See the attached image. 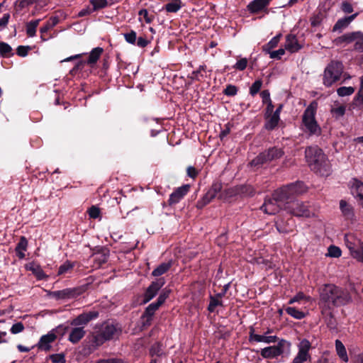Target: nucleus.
Returning a JSON list of instances; mask_svg holds the SVG:
<instances>
[{
    "mask_svg": "<svg viewBox=\"0 0 363 363\" xmlns=\"http://www.w3.org/2000/svg\"><path fill=\"white\" fill-rule=\"evenodd\" d=\"M28 241L25 237H21L16 247V252L19 259L25 257V252L27 250Z\"/></svg>",
    "mask_w": 363,
    "mask_h": 363,
    "instance_id": "nucleus-30",
    "label": "nucleus"
},
{
    "mask_svg": "<svg viewBox=\"0 0 363 363\" xmlns=\"http://www.w3.org/2000/svg\"><path fill=\"white\" fill-rule=\"evenodd\" d=\"M281 36V34H278L272 38L269 42L264 46V50L267 52H269L272 49L277 47L280 40Z\"/></svg>",
    "mask_w": 363,
    "mask_h": 363,
    "instance_id": "nucleus-41",
    "label": "nucleus"
},
{
    "mask_svg": "<svg viewBox=\"0 0 363 363\" xmlns=\"http://www.w3.org/2000/svg\"><path fill=\"white\" fill-rule=\"evenodd\" d=\"M23 330V324L21 322H18L11 326L10 331L12 334H18L19 333H21Z\"/></svg>",
    "mask_w": 363,
    "mask_h": 363,
    "instance_id": "nucleus-53",
    "label": "nucleus"
},
{
    "mask_svg": "<svg viewBox=\"0 0 363 363\" xmlns=\"http://www.w3.org/2000/svg\"><path fill=\"white\" fill-rule=\"evenodd\" d=\"M354 92L352 86H341L337 89V93L340 96H347L352 95Z\"/></svg>",
    "mask_w": 363,
    "mask_h": 363,
    "instance_id": "nucleus-45",
    "label": "nucleus"
},
{
    "mask_svg": "<svg viewBox=\"0 0 363 363\" xmlns=\"http://www.w3.org/2000/svg\"><path fill=\"white\" fill-rule=\"evenodd\" d=\"M102 52L103 49L101 48L97 47L94 48L89 54V59L87 60L86 63L89 65L95 64L99 59Z\"/></svg>",
    "mask_w": 363,
    "mask_h": 363,
    "instance_id": "nucleus-33",
    "label": "nucleus"
},
{
    "mask_svg": "<svg viewBox=\"0 0 363 363\" xmlns=\"http://www.w3.org/2000/svg\"><path fill=\"white\" fill-rule=\"evenodd\" d=\"M307 191V187L302 182L291 183L274 191L272 198L267 199L261 206L265 213L274 215L284 209L286 201L293 196H298Z\"/></svg>",
    "mask_w": 363,
    "mask_h": 363,
    "instance_id": "nucleus-1",
    "label": "nucleus"
},
{
    "mask_svg": "<svg viewBox=\"0 0 363 363\" xmlns=\"http://www.w3.org/2000/svg\"><path fill=\"white\" fill-rule=\"evenodd\" d=\"M109 257V250L107 248H101L93 255V259L95 262L101 265L108 260Z\"/></svg>",
    "mask_w": 363,
    "mask_h": 363,
    "instance_id": "nucleus-26",
    "label": "nucleus"
},
{
    "mask_svg": "<svg viewBox=\"0 0 363 363\" xmlns=\"http://www.w3.org/2000/svg\"><path fill=\"white\" fill-rule=\"evenodd\" d=\"M345 243L351 256L359 262H363V240L353 234L345 236Z\"/></svg>",
    "mask_w": 363,
    "mask_h": 363,
    "instance_id": "nucleus-7",
    "label": "nucleus"
},
{
    "mask_svg": "<svg viewBox=\"0 0 363 363\" xmlns=\"http://www.w3.org/2000/svg\"><path fill=\"white\" fill-rule=\"evenodd\" d=\"M357 16V13L352 14L350 16H347L339 19L333 27V31L342 30L345 28Z\"/></svg>",
    "mask_w": 363,
    "mask_h": 363,
    "instance_id": "nucleus-27",
    "label": "nucleus"
},
{
    "mask_svg": "<svg viewBox=\"0 0 363 363\" xmlns=\"http://www.w3.org/2000/svg\"><path fill=\"white\" fill-rule=\"evenodd\" d=\"M262 85V81L261 79L256 80L250 88V94L252 96L257 94Z\"/></svg>",
    "mask_w": 363,
    "mask_h": 363,
    "instance_id": "nucleus-49",
    "label": "nucleus"
},
{
    "mask_svg": "<svg viewBox=\"0 0 363 363\" xmlns=\"http://www.w3.org/2000/svg\"><path fill=\"white\" fill-rule=\"evenodd\" d=\"M220 298H218L216 295L215 296H210V303L208 306V310L210 312H213L218 306H222V302L220 301Z\"/></svg>",
    "mask_w": 363,
    "mask_h": 363,
    "instance_id": "nucleus-43",
    "label": "nucleus"
},
{
    "mask_svg": "<svg viewBox=\"0 0 363 363\" xmlns=\"http://www.w3.org/2000/svg\"><path fill=\"white\" fill-rule=\"evenodd\" d=\"M293 196L290 199L287 200L284 204V210L295 216L309 217L310 211L308 206L299 200H294Z\"/></svg>",
    "mask_w": 363,
    "mask_h": 363,
    "instance_id": "nucleus-8",
    "label": "nucleus"
},
{
    "mask_svg": "<svg viewBox=\"0 0 363 363\" xmlns=\"http://www.w3.org/2000/svg\"><path fill=\"white\" fill-rule=\"evenodd\" d=\"M27 269L31 271L39 280H42L45 277V274L38 264L30 263L27 266Z\"/></svg>",
    "mask_w": 363,
    "mask_h": 363,
    "instance_id": "nucleus-34",
    "label": "nucleus"
},
{
    "mask_svg": "<svg viewBox=\"0 0 363 363\" xmlns=\"http://www.w3.org/2000/svg\"><path fill=\"white\" fill-rule=\"evenodd\" d=\"M268 53L272 59H280L281 57L285 54V49L279 48L275 51H269Z\"/></svg>",
    "mask_w": 363,
    "mask_h": 363,
    "instance_id": "nucleus-54",
    "label": "nucleus"
},
{
    "mask_svg": "<svg viewBox=\"0 0 363 363\" xmlns=\"http://www.w3.org/2000/svg\"><path fill=\"white\" fill-rule=\"evenodd\" d=\"M238 93V88L232 84H229L223 91V94L228 96H234Z\"/></svg>",
    "mask_w": 363,
    "mask_h": 363,
    "instance_id": "nucleus-51",
    "label": "nucleus"
},
{
    "mask_svg": "<svg viewBox=\"0 0 363 363\" xmlns=\"http://www.w3.org/2000/svg\"><path fill=\"white\" fill-rule=\"evenodd\" d=\"M260 96L264 104L272 101L270 99V94L268 90H264L261 92Z\"/></svg>",
    "mask_w": 363,
    "mask_h": 363,
    "instance_id": "nucleus-61",
    "label": "nucleus"
},
{
    "mask_svg": "<svg viewBox=\"0 0 363 363\" xmlns=\"http://www.w3.org/2000/svg\"><path fill=\"white\" fill-rule=\"evenodd\" d=\"M139 21L145 22L146 23H150L154 20V15L149 14L147 9H143L139 11Z\"/></svg>",
    "mask_w": 363,
    "mask_h": 363,
    "instance_id": "nucleus-37",
    "label": "nucleus"
},
{
    "mask_svg": "<svg viewBox=\"0 0 363 363\" xmlns=\"http://www.w3.org/2000/svg\"><path fill=\"white\" fill-rule=\"evenodd\" d=\"M123 35L127 43L132 45H135L136 43L137 35L134 30H131L129 33H124Z\"/></svg>",
    "mask_w": 363,
    "mask_h": 363,
    "instance_id": "nucleus-50",
    "label": "nucleus"
},
{
    "mask_svg": "<svg viewBox=\"0 0 363 363\" xmlns=\"http://www.w3.org/2000/svg\"><path fill=\"white\" fill-rule=\"evenodd\" d=\"M221 188L222 186L220 183H214L202 199L203 205L208 203L213 199H214L217 194L220 192Z\"/></svg>",
    "mask_w": 363,
    "mask_h": 363,
    "instance_id": "nucleus-23",
    "label": "nucleus"
},
{
    "mask_svg": "<svg viewBox=\"0 0 363 363\" xmlns=\"http://www.w3.org/2000/svg\"><path fill=\"white\" fill-rule=\"evenodd\" d=\"M48 1V0H17L16 1V5L21 9L33 4H35L42 7L47 5Z\"/></svg>",
    "mask_w": 363,
    "mask_h": 363,
    "instance_id": "nucleus-28",
    "label": "nucleus"
},
{
    "mask_svg": "<svg viewBox=\"0 0 363 363\" xmlns=\"http://www.w3.org/2000/svg\"><path fill=\"white\" fill-rule=\"evenodd\" d=\"M50 359L53 363H65V359L62 354H55L50 356Z\"/></svg>",
    "mask_w": 363,
    "mask_h": 363,
    "instance_id": "nucleus-56",
    "label": "nucleus"
},
{
    "mask_svg": "<svg viewBox=\"0 0 363 363\" xmlns=\"http://www.w3.org/2000/svg\"><path fill=\"white\" fill-rule=\"evenodd\" d=\"M327 256L330 257H339L341 256V250L338 247L330 245L328 249Z\"/></svg>",
    "mask_w": 363,
    "mask_h": 363,
    "instance_id": "nucleus-48",
    "label": "nucleus"
},
{
    "mask_svg": "<svg viewBox=\"0 0 363 363\" xmlns=\"http://www.w3.org/2000/svg\"><path fill=\"white\" fill-rule=\"evenodd\" d=\"M284 152L281 148L272 147L260 153L250 162V165L255 167H259L262 164L277 160L283 155Z\"/></svg>",
    "mask_w": 363,
    "mask_h": 363,
    "instance_id": "nucleus-9",
    "label": "nucleus"
},
{
    "mask_svg": "<svg viewBox=\"0 0 363 363\" xmlns=\"http://www.w3.org/2000/svg\"><path fill=\"white\" fill-rule=\"evenodd\" d=\"M85 330L83 327L74 326L69 333L68 340L73 344L79 342L85 335Z\"/></svg>",
    "mask_w": 363,
    "mask_h": 363,
    "instance_id": "nucleus-21",
    "label": "nucleus"
},
{
    "mask_svg": "<svg viewBox=\"0 0 363 363\" xmlns=\"http://www.w3.org/2000/svg\"><path fill=\"white\" fill-rule=\"evenodd\" d=\"M30 50V48L29 46L20 45L17 48V54L21 57H26Z\"/></svg>",
    "mask_w": 363,
    "mask_h": 363,
    "instance_id": "nucleus-57",
    "label": "nucleus"
},
{
    "mask_svg": "<svg viewBox=\"0 0 363 363\" xmlns=\"http://www.w3.org/2000/svg\"><path fill=\"white\" fill-rule=\"evenodd\" d=\"M335 350H336L337 354L338 355V357H340V359L342 361H343L345 362H348L349 358L347 356L346 348H345V345H343V343L339 340H335Z\"/></svg>",
    "mask_w": 363,
    "mask_h": 363,
    "instance_id": "nucleus-29",
    "label": "nucleus"
},
{
    "mask_svg": "<svg viewBox=\"0 0 363 363\" xmlns=\"http://www.w3.org/2000/svg\"><path fill=\"white\" fill-rule=\"evenodd\" d=\"M56 339V335L52 332L48 333L47 335H43L38 342L39 348L42 350H49L50 344Z\"/></svg>",
    "mask_w": 363,
    "mask_h": 363,
    "instance_id": "nucleus-25",
    "label": "nucleus"
},
{
    "mask_svg": "<svg viewBox=\"0 0 363 363\" xmlns=\"http://www.w3.org/2000/svg\"><path fill=\"white\" fill-rule=\"evenodd\" d=\"M351 192L355 198L363 202V182L353 179L351 182Z\"/></svg>",
    "mask_w": 363,
    "mask_h": 363,
    "instance_id": "nucleus-22",
    "label": "nucleus"
},
{
    "mask_svg": "<svg viewBox=\"0 0 363 363\" xmlns=\"http://www.w3.org/2000/svg\"><path fill=\"white\" fill-rule=\"evenodd\" d=\"M74 267V264L67 261L64 264L60 266L57 274L62 275L69 272Z\"/></svg>",
    "mask_w": 363,
    "mask_h": 363,
    "instance_id": "nucleus-46",
    "label": "nucleus"
},
{
    "mask_svg": "<svg viewBox=\"0 0 363 363\" xmlns=\"http://www.w3.org/2000/svg\"><path fill=\"white\" fill-rule=\"evenodd\" d=\"M280 120V116H277L272 114L269 118L265 123V128L269 130H272L277 126L278 123Z\"/></svg>",
    "mask_w": 363,
    "mask_h": 363,
    "instance_id": "nucleus-40",
    "label": "nucleus"
},
{
    "mask_svg": "<svg viewBox=\"0 0 363 363\" xmlns=\"http://www.w3.org/2000/svg\"><path fill=\"white\" fill-rule=\"evenodd\" d=\"M345 111L346 108L343 105H340L336 107H333L331 109L332 113L337 118L343 116L345 113Z\"/></svg>",
    "mask_w": 363,
    "mask_h": 363,
    "instance_id": "nucleus-47",
    "label": "nucleus"
},
{
    "mask_svg": "<svg viewBox=\"0 0 363 363\" xmlns=\"http://www.w3.org/2000/svg\"><path fill=\"white\" fill-rule=\"evenodd\" d=\"M291 344L290 342L281 339L277 344L273 346L266 347L261 350L260 355L264 359H274L281 355L290 354Z\"/></svg>",
    "mask_w": 363,
    "mask_h": 363,
    "instance_id": "nucleus-5",
    "label": "nucleus"
},
{
    "mask_svg": "<svg viewBox=\"0 0 363 363\" xmlns=\"http://www.w3.org/2000/svg\"><path fill=\"white\" fill-rule=\"evenodd\" d=\"M40 19L30 21L26 23V34L28 37H34L36 34V29L39 25Z\"/></svg>",
    "mask_w": 363,
    "mask_h": 363,
    "instance_id": "nucleus-35",
    "label": "nucleus"
},
{
    "mask_svg": "<svg viewBox=\"0 0 363 363\" xmlns=\"http://www.w3.org/2000/svg\"><path fill=\"white\" fill-rule=\"evenodd\" d=\"M340 208L342 214L347 218L351 219L353 218V209L352 207L348 204L345 201L341 200L340 201Z\"/></svg>",
    "mask_w": 363,
    "mask_h": 363,
    "instance_id": "nucleus-31",
    "label": "nucleus"
},
{
    "mask_svg": "<svg viewBox=\"0 0 363 363\" xmlns=\"http://www.w3.org/2000/svg\"><path fill=\"white\" fill-rule=\"evenodd\" d=\"M316 109V103L312 102L306 108L302 116V129L309 135L318 136L321 134V128L315 118Z\"/></svg>",
    "mask_w": 363,
    "mask_h": 363,
    "instance_id": "nucleus-4",
    "label": "nucleus"
},
{
    "mask_svg": "<svg viewBox=\"0 0 363 363\" xmlns=\"http://www.w3.org/2000/svg\"><path fill=\"white\" fill-rule=\"evenodd\" d=\"M150 352L152 357H161L164 354L162 345L160 343H155L152 345Z\"/></svg>",
    "mask_w": 363,
    "mask_h": 363,
    "instance_id": "nucleus-42",
    "label": "nucleus"
},
{
    "mask_svg": "<svg viewBox=\"0 0 363 363\" xmlns=\"http://www.w3.org/2000/svg\"><path fill=\"white\" fill-rule=\"evenodd\" d=\"M250 340L257 342H264L265 344H271L278 342L279 340L277 335H266V334L258 335L250 333Z\"/></svg>",
    "mask_w": 363,
    "mask_h": 363,
    "instance_id": "nucleus-18",
    "label": "nucleus"
},
{
    "mask_svg": "<svg viewBox=\"0 0 363 363\" xmlns=\"http://www.w3.org/2000/svg\"><path fill=\"white\" fill-rule=\"evenodd\" d=\"M13 55L11 47L6 43H0V56L2 57H9Z\"/></svg>",
    "mask_w": 363,
    "mask_h": 363,
    "instance_id": "nucleus-39",
    "label": "nucleus"
},
{
    "mask_svg": "<svg viewBox=\"0 0 363 363\" xmlns=\"http://www.w3.org/2000/svg\"><path fill=\"white\" fill-rule=\"evenodd\" d=\"M190 186L183 185L174 190L169 196L168 203L170 206L178 203L184 196L188 193Z\"/></svg>",
    "mask_w": 363,
    "mask_h": 363,
    "instance_id": "nucleus-17",
    "label": "nucleus"
},
{
    "mask_svg": "<svg viewBox=\"0 0 363 363\" xmlns=\"http://www.w3.org/2000/svg\"><path fill=\"white\" fill-rule=\"evenodd\" d=\"M338 43H351L355 41L354 49L363 50V33L360 31L346 33L337 39Z\"/></svg>",
    "mask_w": 363,
    "mask_h": 363,
    "instance_id": "nucleus-12",
    "label": "nucleus"
},
{
    "mask_svg": "<svg viewBox=\"0 0 363 363\" xmlns=\"http://www.w3.org/2000/svg\"><path fill=\"white\" fill-rule=\"evenodd\" d=\"M79 294V290L76 288H67L50 293V296L56 300H68L77 297Z\"/></svg>",
    "mask_w": 363,
    "mask_h": 363,
    "instance_id": "nucleus-14",
    "label": "nucleus"
},
{
    "mask_svg": "<svg viewBox=\"0 0 363 363\" xmlns=\"http://www.w3.org/2000/svg\"><path fill=\"white\" fill-rule=\"evenodd\" d=\"M121 333V328L118 324L113 323H105L96 337V341L104 342L117 337Z\"/></svg>",
    "mask_w": 363,
    "mask_h": 363,
    "instance_id": "nucleus-10",
    "label": "nucleus"
},
{
    "mask_svg": "<svg viewBox=\"0 0 363 363\" xmlns=\"http://www.w3.org/2000/svg\"><path fill=\"white\" fill-rule=\"evenodd\" d=\"M357 100L363 104V76L360 79V89L357 94Z\"/></svg>",
    "mask_w": 363,
    "mask_h": 363,
    "instance_id": "nucleus-64",
    "label": "nucleus"
},
{
    "mask_svg": "<svg viewBox=\"0 0 363 363\" xmlns=\"http://www.w3.org/2000/svg\"><path fill=\"white\" fill-rule=\"evenodd\" d=\"M341 9L343 12L346 13H350L353 11V8L351 4L344 1L342 4Z\"/></svg>",
    "mask_w": 363,
    "mask_h": 363,
    "instance_id": "nucleus-59",
    "label": "nucleus"
},
{
    "mask_svg": "<svg viewBox=\"0 0 363 363\" xmlns=\"http://www.w3.org/2000/svg\"><path fill=\"white\" fill-rule=\"evenodd\" d=\"M205 67L201 65L196 71H194L191 74V79L193 80L200 81L201 77H203V74H201V72L204 70Z\"/></svg>",
    "mask_w": 363,
    "mask_h": 363,
    "instance_id": "nucleus-55",
    "label": "nucleus"
},
{
    "mask_svg": "<svg viewBox=\"0 0 363 363\" xmlns=\"http://www.w3.org/2000/svg\"><path fill=\"white\" fill-rule=\"evenodd\" d=\"M285 311L287 314L296 320H301L306 316L304 312L296 308L295 307H287L285 308Z\"/></svg>",
    "mask_w": 363,
    "mask_h": 363,
    "instance_id": "nucleus-36",
    "label": "nucleus"
},
{
    "mask_svg": "<svg viewBox=\"0 0 363 363\" xmlns=\"http://www.w3.org/2000/svg\"><path fill=\"white\" fill-rule=\"evenodd\" d=\"M343 65L339 61H332L325 67L323 74V84L330 86L340 79L343 72Z\"/></svg>",
    "mask_w": 363,
    "mask_h": 363,
    "instance_id": "nucleus-6",
    "label": "nucleus"
},
{
    "mask_svg": "<svg viewBox=\"0 0 363 363\" xmlns=\"http://www.w3.org/2000/svg\"><path fill=\"white\" fill-rule=\"evenodd\" d=\"M322 308V314L323 315V318L327 326L330 330H335L337 326V323L335 319L333 317V313L330 308L321 307Z\"/></svg>",
    "mask_w": 363,
    "mask_h": 363,
    "instance_id": "nucleus-20",
    "label": "nucleus"
},
{
    "mask_svg": "<svg viewBox=\"0 0 363 363\" xmlns=\"http://www.w3.org/2000/svg\"><path fill=\"white\" fill-rule=\"evenodd\" d=\"M89 215L91 218H97L100 215V210L99 208L93 206L89 209Z\"/></svg>",
    "mask_w": 363,
    "mask_h": 363,
    "instance_id": "nucleus-58",
    "label": "nucleus"
},
{
    "mask_svg": "<svg viewBox=\"0 0 363 363\" xmlns=\"http://www.w3.org/2000/svg\"><path fill=\"white\" fill-rule=\"evenodd\" d=\"M136 43L138 47L145 48L148 45L149 41L143 37H139L136 40Z\"/></svg>",
    "mask_w": 363,
    "mask_h": 363,
    "instance_id": "nucleus-63",
    "label": "nucleus"
},
{
    "mask_svg": "<svg viewBox=\"0 0 363 363\" xmlns=\"http://www.w3.org/2000/svg\"><path fill=\"white\" fill-rule=\"evenodd\" d=\"M284 47L285 50L291 53L298 52L302 48L296 37L292 34H289L286 36Z\"/></svg>",
    "mask_w": 363,
    "mask_h": 363,
    "instance_id": "nucleus-19",
    "label": "nucleus"
},
{
    "mask_svg": "<svg viewBox=\"0 0 363 363\" xmlns=\"http://www.w3.org/2000/svg\"><path fill=\"white\" fill-rule=\"evenodd\" d=\"M311 344L307 339H303L298 345V352L294 358L292 363H303L311 358L309 350Z\"/></svg>",
    "mask_w": 363,
    "mask_h": 363,
    "instance_id": "nucleus-11",
    "label": "nucleus"
},
{
    "mask_svg": "<svg viewBox=\"0 0 363 363\" xmlns=\"http://www.w3.org/2000/svg\"><path fill=\"white\" fill-rule=\"evenodd\" d=\"M306 160L311 170L320 176L330 174V165L327 157L318 147H308L305 151Z\"/></svg>",
    "mask_w": 363,
    "mask_h": 363,
    "instance_id": "nucleus-3",
    "label": "nucleus"
},
{
    "mask_svg": "<svg viewBox=\"0 0 363 363\" xmlns=\"http://www.w3.org/2000/svg\"><path fill=\"white\" fill-rule=\"evenodd\" d=\"M165 280L164 278H160L156 281L152 282L145 293L144 302L147 303L152 299L158 291L164 285Z\"/></svg>",
    "mask_w": 363,
    "mask_h": 363,
    "instance_id": "nucleus-15",
    "label": "nucleus"
},
{
    "mask_svg": "<svg viewBox=\"0 0 363 363\" xmlns=\"http://www.w3.org/2000/svg\"><path fill=\"white\" fill-rule=\"evenodd\" d=\"M91 4L92 5V10L94 11L104 9L107 6V0H91Z\"/></svg>",
    "mask_w": 363,
    "mask_h": 363,
    "instance_id": "nucleus-44",
    "label": "nucleus"
},
{
    "mask_svg": "<svg viewBox=\"0 0 363 363\" xmlns=\"http://www.w3.org/2000/svg\"><path fill=\"white\" fill-rule=\"evenodd\" d=\"M320 299V307L330 308L331 306L337 307L349 303L351 296L346 289L334 284H325L321 290Z\"/></svg>",
    "mask_w": 363,
    "mask_h": 363,
    "instance_id": "nucleus-2",
    "label": "nucleus"
},
{
    "mask_svg": "<svg viewBox=\"0 0 363 363\" xmlns=\"http://www.w3.org/2000/svg\"><path fill=\"white\" fill-rule=\"evenodd\" d=\"M51 28H52L50 26V22H47V23L45 25H44L43 26H42L40 28V32L42 34L40 36V38L43 41L47 40V39L44 38L43 34L47 33Z\"/></svg>",
    "mask_w": 363,
    "mask_h": 363,
    "instance_id": "nucleus-62",
    "label": "nucleus"
},
{
    "mask_svg": "<svg viewBox=\"0 0 363 363\" xmlns=\"http://www.w3.org/2000/svg\"><path fill=\"white\" fill-rule=\"evenodd\" d=\"M98 313L91 311L84 313L78 315L76 318L72 320L71 325L77 327H84L90 320L97 318Z\"/></svg>",
    "mask_w": 363,
    "mask_h": 363,
    "instance_id": "nucleus-16",
    "label": "nucleus"
},
{
    "mask_svg": "<svg viewBox=\"0 0 363 363\" xmlns=\"http://www.w3.org/2000/svg\"><path fill=\"white\" fill-rule=\"evenodd\" d=\"M169 291L164 289L159 296L157 301L150 303L145 309L144 316H146L147 320L152 318L155 312L160 308V306L164 303L167 298L169 296Z\"/></svg>",
    "mask_w": 363,
    "mask_h": 363,
    "instance_id": "nucleus-13",
    "label": "nucleus"
},
{
    "mask_svg": "<svg viewBox=\"0 0 363 363\" xmlns=\"http://www.w3.org/2000/svg\"><path fill=\"white\" fill-rule=\"evenodd\" d=\"M181 7L182 2L180 0H174L165 5L166 11L169 13H175L178 11Z\"/></svg>",
    "mask_w": 363,
    "mask_h": 363,
    "instance_id": "nucleus-38",
    "label": "nucleus"
},
{
    "mask_svg": "<svg viewBox=\"0 0 363 363\" xmlns=\"http://www.w3.org/2000/svg\"><path fill=\"white\" fill-rule=\"evenodd\" d=\"M271 0H254L250 2L247 9L251 13H257L265 9Z\"/></svg>",
    "mask_w": 363,
    "mask_h": 363,
    "instance_id": "nucleus-24",
    "label": "nucleus"
},
{
    "mask_svg": "<svg viewBox=\"0 0 363 363\" xmlns=\"http://www.w3.org/2000/svg\"><path fill=\"white\" fill-rule=\"evenodd\" d=\"M247 60L246 58H242L234 65L233 68L240 71H242L247 67Z\"/></svg>",
    "mask_w": 363,
    "mask_h": 363,
    "instance_id": "nucleus-52",
    "label": "nucleus"
},
{
    "mask_svg": "<svg viewBox=\"0 0 363 363\" xmlns=\"http://www.w3.org/2000/svg\"><path fill=\"white\" fill-rule=\"evenodd\" d=\"M172 267V261L168 262H164L160 264L157 268H155L152 272V275L153 277H159L164 273H166Z\"/></svg>",
    "mask_w": 363,
    "mask_h": 363,
    "instance_id": "nucleus-32",
    "label": "nucleus"
},
{
    "mask_svg": "<svg viewBox=\"0 0 363 363\" xmlns=\"http://www.w3.org/2000/svg\"><path fill=\"white\" fill-rule=\"evenodd\" d=\"M305 298H306V296L304 295V294L302 292H299L289 300V303L292 304L294 303L300 301L301 300H303Z\"/></svg>",
    "mask_w": 363,
    "mask_h": 363,
    "instance_id": "nucleus-60",
    "label": "nucleus"
}]
</instances>
